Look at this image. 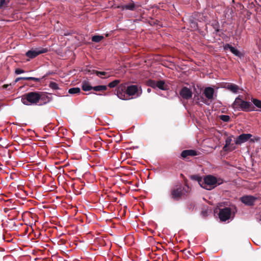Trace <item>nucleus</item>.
Returning <instances> with one entry per match:
<instances>
[{
	"mask_svg": "<svg viewBox=\"0 0 261 261\" xmlns=\"http://www.w3.org/2000/svg\"><path fill=\"white\" fill-rule=\"evenodd\" d=\"M181 177L183 176V175L182 174H180Z\"/></svg>",
	"mask_w": 261,
	"mask_h": 261,
	"instance_id": "53",
	"label": "nucleus"
},
{
	"mask_svg": "<svg viewBox=\"0 0 261 261\" xmlns=\"http://www.w3.org/2000/svg\"><path fill=\"white\" fill-rule=\"evenodd\" d=\"M251 137L252 135L250 134H242L237 138L235 143L236 144H241L247 141Z\"/></svg>",
	"mask_w": 261,
	"mask_h": 261,
	"instance_id": "11",
	"label": "nucleus"
},
{
	"mask_svg": "<svg viewBox=\"0 0 261 261\" xmlns=\"http://www.w3.org/2000/svg\"><path fill=\"white\" fill-rule=\"evenodd\" d=\"M25 71L23 69H19V68H17L15 69V73L16 74H21V73H24Z\"/></svg>",
	"mask_w": 261,
	"mask_h": 261,
	"instance_id": "37",
	"label": "nucleus"
},
{
	"mask_svg": "<svg viewBox=\"0 0 261 261\" xmlns=\"http://www.w3.org/2000/svg\"><path fill=\"white\" fill-rule=\"evenodd\" d=\"M224 49L225 50H228V49H229L230 51L235 56H237V57H241L242 56V54H241V53L239 50H238L237 48H236L235 47L232 46L230 44H226L224 46Z\"/></svg>",
	"mask_w": 261,
	"mask_h": 261,
	"instance_id": "14",
	"label": "nucleus"
},
{
	"mask_svg": "<svg viewBox=\"0 0 261 261\" xmlns=\"http://www.w3.org/2000/svg\"><path fill=\"white\" fill-rule=\"evenodd\" d=\"M195 207L194 204L192 202H189L187 203V208L188 209L189 211L192 212L194 210Z\"/></svg>",
	"mask_w": 261,
	"mask_h": 261,
	"instance_id": "32",
	"label": "nucleus"
},
{
	"mask_svg": "<svg viewBox=\"0 0 261 261\" xmlns=\"http://www.w3.org/2000/svg\"><path fill=\"white\" fill-rule=\"evenodd\" d=\"M11 201V199H9L8 200H7V201Z\"/></svg>",
	"mask_w": 261,
	"mask_h": 261,
	"instance_id": "52",
	"label": "nucleus"
},
{
	"mask_svg": "<svg viewBox=\"0 0 261 261\" xmlns=\"http://www.w3.org/2000/svg\"><path fill=\"white\" fill-rule=\"evenodd\" d=\"M1 188H2V187H0V189H1Z\"/></svg>",
	"mask_w": 261,
	"mask_h": 261,
	"instance_id": "56",
	"label": "nucleus"
},
{
	"mask_svg": "<svg viewBox=\"0 0 261 261\" xmlns=\"http://www.w3.org/2000/svg\"><path fill=\"white\" fill-rule=\"evenodd\" d=\"M244 186H245V187L246 188H248L249 189L252 190L256 187V184H253L250 187H248V186L247 185H244Z\"/></svg>",
	"mask_w": 261,
	"mask_h": 261,
	"instance_id": "41",
	"label": "nucleus"
},
{
	"mask_svg": "<svg viewBox=\"0 0 261 261\" xmlns=\"http://www.w3.org/2000/svg\"><path fill=\"white\" fill-rule=\"evenodd\" d=\"M70 185H71V187H72V188H73V189L75 188V184H74L71 183Z\"/></svg>",
	"mask_w": 261,
	"mask_h": 261,
	"instance_id": "46",
	"label": "nucleus"
},
{
	"mask_svg": "<svg viewBox=\"0 0 261 261\" xmlns=\"http://www.w3.org/2000/svg\"><path fill=\"white\" fill-rule=\"evenodd\" d=\"M179 95L181 97L186 100L190 99L192 96V92L187 87H184L179 91Z\"/></svg>",
	"mask_w": 261,
	"mask_h": 261,
	"instance_id": "10",
	"label": "nucleus"
},
{
	"mask_svg": "<svg viewBox=\"0 0 261 261\" xmlns=\"http://www.w3.org/2000/svg\"><path fill=\"white\" fill-rule=\"evenodd\" d=\"M243 96L239 95L234 100L231 107L234 110L250 112L254 110V107L249 101H245L242 99Z\"/></svg>",
	"mask_w": 261,
	"mask_h": 261,
	"instance_id": "2",
	"label": "nucleus"
},
{
	"mask_svg": "<svg viewBox=\"0 0 261 261\" xmlns=\"http://www.w3.org/2000/svg\"><path fill=\"white\" fill-rule=\"evenodd\" d=\"M59 177H60V176H59V177H58V179H59Z\"/></svg>",
	"mask_w": 261,
	"mask_h": 261,
	"instance_id": "54",
	"label": "nucleus"
},
{
	"mask_svg": "<svg viewBox=\"0 0 261 261\" xmlns=\"http://www.w3.org/2000/svg\"><path fill=\"white\" fill-rule=\"evenodd\" d=\"M191 24L192 25V27L193 26V27L195 28H197V23L195 22H194V21H192L191 22Z\"/></svg>",
	"mask_w": 261,
	"mask_h": 261,
	"instance_id": "43",
	"label": "nucleus"
},
{
	"mask_svg": "<svg viewBox=\"0 0 261 261\" xmlns=\"http://www.w3.org/2000/svg\"><path fill=\"white\" fill-rule=\"evenodd\" d=\"M203 93L205 97L208 100H213L214 99V88L208 87L205 88Z\"/></svg>",
	"mask_w": 261,
	"mask_h": 261,
	"instance_id": "15",
	"label": "nucleus"
},
{
	"mask_svg": "<svg viewBox=\"0 0 261 261\" xmlns=\"http://www.w3.org/2000/svg\"><path fill=\"white\" fill-rule=\"evenodd\" d=\"M225 87L228 90L233 93H237L238 90L239 89V87L238 85L231 83L227 84Z\"/></svg>",
	"mask_w": 261,
	"mask_h": 261,
	"instance_id": "17",
	"label": "nucleus"
},
{
	"mask_svg": "<svg viewBox=\"0 0 261 261\" xmlns=\"http://www.w3.org/2000/svg\"><path fill=\"white\" fill-rule=\"evenodd\" d=\"M27 79H28V77H19L15 79L14 83H16L17 82L20 80H27Z\"/></svg>",
	"mask_w": 261,
	"mask_h": 261,
	"instance_id": "39",
	"label": "nucleus"
},
{
	"mask_svg": "<svg viewBox=\"0 0 261 261\" xmlns=\"http://www.w3.org/2000/svg\"><path fill=\"white\" fill-rule=\"evenodd\" d=\"M125 184H128L131 185L132 186L129 187V189L133 190V191H138V190L135 187V184L134 185L133 184L134 180H125Z\"/></svg>",
	"mask_w": 261,
	"mask_h": 261,
	"instance_id": "26",
	"label": "nucleus"
},
{
	"mask_svg": "<svg viewBox=\"0 0 261 261\" xmlns=\"http://www.w3.org/2000/svg\"><path fill=\"white\" fill-rule=\"evenodd\" d=\"M252 101L256 107L261 109V100L255 98H252Z\"/></svg>",
	"mask_w": 261,
	"mask_h": 261,
	"instance_id": "29",
	"label": "nucleus"
},
{
	"mask_svg": "<svg viewBox=\"0 0 261 261\" xmlns=\"http://www.w3.org/2000/svg\"><path fill=\"white\" fill-rule=\"evenodd\" d=\"M202 101H203V102L206 103V100L203 99V100H202Z\"/></svg>",
	"mask_w": 261,
	"mask_h": 261,
	"instance_id": "49",
	"label": "nucleus"
},
{
	"mask_svg": "<svg viewBox=\"0 0 261 261\" xmlns=\"http://www.w3.org/2000/svg\"><path fill=\"white\" fill-rule=\"evenodd\" d=\"M126 86L127 83L121 84L118 85L116 89L117 96L122 100H128L130 99V97H127Z\"/></svg>",
	"mask_w": 261,
	"mask_h": 261,
	"instance_id": "6",
	"label": "nucleus"
},
{
	"mask_svg": "<svg viewBox=\"0 0 261 261\" xmlns=\"http://www.w3.org/2000/svg\"><path fill=\"white\" fill-rule=\"evenodd\" d=\"M256 199V197L251 195H245L240 198L242 203L248 206L254 205V203Z\"/></svg>",
	"mask_w": 261,
	"mask_h": 261,
	"instance_id": "9",
	"label": "nucleus"
},
{
	"mask_svg": "<svg viewBox=\"0 0 261 261\" xmlns=\"http://www.w3.org/2000/svg\"><path fill=\"white\" fill-rule=\"evenodd\" d=\"M17 186H18V188H20V189H21V188H20L21 186L18 185Z\"/></svg>",
	"mask_w": 261,
	"mask_h": 261,
	"instance_id": "50",
	"label": "nucleus"
},
{
	"mask_svg": "<svg viewBox=\"0 0 261 261\" xmlns=\"http://www.w3.org/2000/svg\"><path fill=\"white\" fill-rule=\"evenodd\" d=\"M198 152L195 150L188 149L184 150L181 153V156L183 159H187L188 156H194L198 155Z\"/></svg>",
	"mask_w": 261,
	"mask_h": 261,
	"instance_id": "13",
	"label": "nucleus"
},
{
	"mask_svg": "<svg viewBox=\"0 0 261 261\" xmlns=\"http://www.w3.org/2000/svg\"><path fill=\"white\" fill-rule=\"evenodd\" d=\"M186 181L184 180L182 184L175 185L171 189L170 196L172 199L175 201H179L190 193L191 189Z\"/></svg>",
	"mask_w": 261,
	"mask_h": 261,
	"instance_id": "1",
	"label": "nucleus"
},
{
	"mask_svg": "<svg viewBox=\"0 0 261 261\" xmlns=\"http://www.w3.org/2000/svg\"><path fill=\"white\" fill-rule=\"evenodd\" d=\"M9 2V1H6V0H0V8L7 7Z\"/></svg>",
	"mask_w": 261,
	"mask_h": 261,
	"instance_id": "34",
	"label": "nucleus"
},
{
	"mask_svg": "<svg viewBox=\"0 0 261 261\" xmlns=\"http://www.w3.org/2000/svg\"><path fill=\"white\" fill-rule=\"evenodd\" d=\"M139 7V5H136L132 1H131L130 3H129L128 4L118 6V8L121 9L122 10H124L125 9L131 11H134L136 9V8H138Z\"/></svg>",
	"mask_w": 261,
	"mask_h": 261,
	"instance_id": "12",
	"label": "nucleus"
},
{
	"mask_svg": "<svg viewBox=\"0 0 261 261\" xmlns=\"http://www.w3.org/2000/svg\"><path fill=\"white\" fill-rule=\"evenodd\" d=\"M147 85L152 88H155L156 87L157 81H155L152 80H149L146 82Z\"/></svg>",
	"mask_w": 261,
	"mask_h": 261,
	"instance_id": "25",
	"label": "nucleus"
},
{
	"mask_svg": "<svg viewBox=\"0 0 261 261\" xmlns=\"http://www.w3.org/2000/svg\"><path fill=\"white\" fill-rule=\"evenodd\" d=\"M231 215V209L229 207H225L220 209L219 217L221 221H225L229 219Z\"/></svg>",
	"mask_w": 261,
	"mask_h": 261,
	"instance_id": "8",
	"label": "nucleus"
},
{
	"mask_svg": "<svg viewBox=\"0 0 261 261\" xmlns=\"http://www.w3.org/2000/svg\"><path fill=\"white\" fill-rule=\"evenodd\" d=\"M82 90L85 91H89L92 90L93 87L91 86L89 82L84 81L82 83Z\"/></svg>",
	"mask_w": 261,
	"mask_h": 261,
	"instance_id": "19",
	"label": "nucleus"
},
{
	"mask_svg": "<svg viewBox=\"0 0 261 261\" xmlns=\"http://www.w3.org/2000/svg\"><path fill=\"white\" fill-rule=\"evenodd\" d=\"M147 91L148 92H150L151 89L149 88L147 89Z\"/></svg>",
	"mask_w": 261,
	"mask_h": 261,
	"instance_id": "47",
	"label": "nucleus"
},
{
	"mask_svg": "<svg viewBox=\"0 0 261 261\" xmlns=\"http://www.w3.org/2000/svg\"><path fill=\"white\" fill-rule=\"evenodd\" d=\"M11 179H15L17 178V175L15 173H11L10 175Z\"/></svg>",
	"mask_w": 261,
	"mask_h": 261,
	"instance_id": "40",
	"label": "nucleus"
},
{
	"mask_svg": "<svg viewBox=\"0 0 261 261\" xmlns=\"http://www.w3.org/2000/svg\"><path fill=\"white\" fill-rule=\"evenodd\" d=\"M120 83V80H115L112 82H110L108 86L111 88H114L118 86Z\"/></svg>",
	"mask_w": 261,
	"mask_h": 261,
	"instance_id": "23",
	"label": "nucleus"
},
{
	"mask_svg": "<svg viewBox=\"0 0 261 261\" xmlns=\"http://www.w3.org/2000/svg\"><path fill=\"white\" fill-rule=\"evenodd\" d=\"M39 93H40V102L39 103V106L45 105L51 101V98L49 97H48L46 94L41 92H39Z\"/></svg>",
	"mask_w": 261,
	"mask_h": 261,
	"instance_id": "16",
	"label": "nucleus"
},
{
	"mask_svg": "<svg viewBox=\"0 0 261 261\" xmlns=\"http://www.w3.org/2000/svg\"><path fill=\"white\" fill-rule=\"evenodd\" d=\"M223 180H197L199 185L203 189L211 190L217 185L222 184Z\"/></svg>",
	"mask_w": 261,
	"mask_h": 261,
	"instance_id": "5",
	"label": "nucleus"
},
{
	"mask_svg": "<svg viewBox=\"0 0 261 261\" xmlns=\"http://www.w3.org/2000/svg\"><path fill=\"white\" fill-rule=\"evenodd\" d=\"M27 79V80H31L35 82H38L40 81V79L34 77H28V79Z\"/></svg>",
	"mask_w": 261,
	"mask_h": 261,
	"instance_id": "38",
	"label": "nucleus"
},
{
	"mask_svg": "<svg viewBox=\"0 0 261 261\" xmlns=\"http://www.w3.org/2000/svg\"><path fill=\"white\" fill-rule=\"evenodd\" d=\"M40 98L39 92H30L22 95L21 102L26 106L39 105Z\"/></svg>",
	"mask_w": 261,
	"mask_h": 261,
	"instance_id": "3",
	"label": "nucleus"
},
{
	"mask_svg": "<svg viewBox=\"0 0 261 261\" xmlns=\"http://www.w3.org/2000/svg\"><path fill=\"white\" fill-rule=\"evenodd\" d=\"M142 93V88L137 85H128L126 86V94L127 97L130 96L139 97Z\"/></svg>",
	"mask_w": 261,
	"mask_h": 261,
	"instance_id": "4",
	"label": "nucleus"
},
{
	"mask_svg": "<svg viewBox=\"0 0 261 261\" xmlns=\"http://www.w3.org/2000/svg\"><path fill=\"white\" fill-rule=\"evenodd\" d=\"M57 188L56 182L55 180H51L49 184L45 188L46 191H52L55 190Z\"/></svg>",
	"mask_w": 261,
	"mask_h": 261,
	"instance_id": "18",
	"label": "nucleus"
},
{
	"mask_svg": "<svg viewBox=\"0 0 261 261\" xmlns=\"http://www.w3.org/2000/svg\"><path fill=\"white\" fill-rule=\"evenodd\" d=\"M92 89L95 91H106L107 90V86L105 85H99L93 87Z\"/></svg>",
	"mask_w": 261,
	"mask_h": 261,
	"instance_id": "21",
	"label": "nucleus"
},
{
	"mask_svg": "<svg viewBox=\"0 0 261 261\" xmlns=\"http://www.w3.org/2000/svg\"><path fill=\"white\" fill-rule=\"evenodd\" d=\"M235 147H231L226 146V145H225L223 147V150L224 151H232L235 149Z\"/></svg>",
	"mask_w": 261,
	"mask_h": 261,
	"instance_id": "33",
	"label": "nucleus"
},
{
	"mask_svg": "<svg viewBox=\"0 0 261 261\" xmlns=\"http://www.w3.org/2000/svg\"><path fill=\"white\" fill-rule=\"evenodd\" d=\"M80 92L81 89L78 87L72 88L68 90V93L71 94L79 93Z\"/></svg>",
	"mask_w": 261,
	"mask_h": 261,
	"instance_id": "24",
	"label": "nucleus"
},
{
	"mask_svg": "<svg viewBox=\"0 0 261 261\" xmlns=\"http://www.w3.org/2000/svg\"><path fill=\"white\" fill-rule=\"evenodd\" d=\"M59 177H60V176H59V177H58V179H59Z\"/></svg>",
	"mask_w": 261,
	"mask_h": 261,
	"instance_id": "55",
	"label": "nucleus"
},
{
	"mask_svg": "<svg viewBox=\"0 0 261 261\" xmlns=\"http://www.w3.org/2000/svg\"><path fill=\"white\" fill-rule=\"evenodd\" d=\"M156 87L159 88L160 89L162 90H166L167 89V85L165 84V83L163 81H157L156 83Z\"/></svg>",
	"mask_w": 261,
	"mask_h": 261,
	"instance_id": "20",
	"label": "nucleus"
},
{
	"mask_svg": "<svg viewBox=\"0 0 261 261\" xmlns=\"http://www.w3.org/2000/svg\"><path fill=\"white\" fill-rule=\"evenodd\" d=\"M191 179H202V177L199 175H193L191 176Z\"/></svg>",
	"mask_w": 261,
	"mask_h": 261,
	"instance_id": "36",
	"label": "nucleus"
},
{
	"mask_svg": "<svg viewBox=\"0 0 261 261\" xmlns=\"http://www.w3.org/2000/svg\"><path fill=\"white\" fill-rule=\"evenodd\" d=\"M214 28L215 29V31L216 32H219V29L218 28V26L217 24H216L215 25H214Z\"/></svg>",
	"mask_w": 261,
	"mask_h": 261,
	"instance_id": "42",
	"label": "nucleus"
},
{
	"mask_svg": "<svg viewBox=\"0 0 261 261\" xmlns=\"http://www.w3.org/2000/svg\"><path fill=\"white\" fill-rule=\"evenodd\" d=\"M220 119L222 120L223 122H228L229 121L230 118L228 115H222L219 116Z\"/></svg>",
	"mask_w": 261,
	"mask_h": 261,
	"instance_id": "30",
	"label": "nucleus"
},
{
	"mask_svg": "<svg viewBox=\"0 0 261 261\" xmlns=\"http://www.w3.org/2000/svg\"><path fill=\"white\" fill-rule=\"evenodd\" d=\"M93 73L95 74L97 76L101 77V78H102V79H104V77H102V75H107L108 73L107 72H105V71H97V70H93Z\"/></svg>",
	"mask_w": 261,
	"mask_h": 261,
	"instance_id": "27",
	"label": "nucleus"
},
{
	"mask_svg": "<svg viewBox=\"0 0 261 261\" xmlns=\"http://www.w3.org/2000/svg\"><path fill=\"white\" fill-rule=\"evenodd\" d=\"M2 185L4 187H5L7 185V182H6L5 180H4V181H2L1 182H0V185Z\"/></svg>",
	"mask_w": 261,
	"mask_h": 261,
	"instance_id": "44",
	"label": "nucleus"
},
{
	"mask_svg": "<svg viewBox=\"0 0 261 261\" xmlns=\"http://www.w3.org/2000/svg\"><path fill=\"white\" fill-rule=\"evenodd\" d=\"M140 186V183L139 182H136L135 183V187H137V188H138Z\"/></svg>",
	"mask_w": 261,
	"mask_h": 261,
	"instance_id": "45",
	"label": "nucleus"
},
{
	"mask_svg": "<svg viewBox=\"0 0 261 261\" xmlns=\"http://www.w3.org/2000/svg\"><path fill=\"white\" fill-rule=\"evenodd\" d=\"M104 38L103 36L95 35L92 37V41L94 42H99Z\"/></svg>",
	"mask_w": 261,
	"mask_h": 261,
	"instance_id": "22",
	"label": "nucleus"
},
{
	"mask_svg": "<svg viewBox=\"0 0 261 261\" xmlns=\"http://www.w3.org/2000/svg\"><path fill=\"white\" fill-rule=\"evenodd\" d=\"M203 179H208V180H210V179H218L216 177L213 176V175H208L205 176L203 177Z\"/></svg>",
	"mask_w": 261,
	"mask_h": 261,
	"instance_id": "35",
	"label": "nucleus"
},
{
	"mask_svg": "<svg viewBox=\"0 0 261 261\" xmlns=\"http://www.w3.org/2000/svg\"><path fill=\"white\" fill-rule=\"evenodd\" d=\"M232 141L231 138L230 137H227L225 140V145L226 146H231V147H235L233 144H231Z\"/></svg>",
	"mask_w": 261,
	"mask_h": 261,
	"instance_id": "31",
	"label": "nucleus"
},
{
	"mask_svg": "<svg viewBox=\"0 0 261 261\" xmlns=\"http://www.w3.org/2000/svg\"><path fill=\"white\" fill-rule=\"evenodd\" d=\"M48 51L47 48H36L35 49L32 48L29 50L25 53L27 57L31 59H33L40 54H44Z\"/></svg>",
	"mask_w": 261,
	"mask_h": 261,
	"instance_id": "7",
	"label": "nucleus"
},
{
	"mask_svg": "<svg viewBox=\"0 0 261 261\" xmlns=\"http://www.w3.org/2000/svg\"><path fill=\"white\" fill-rule=\"evenodd\" d=\"M143 185V180H141V185Z\"/></svg>",
	"mask_w": 261,
	"mask_h": 261,
	"instance_id": "51",
	"label": "nucleus"
},
{
	"mask_svg": "<svg viewBox=\"0 0 261 261\" xmlns=\"http://www.w3.org/2000/svg\"><path fill=\"white\" fill-rule=\"evenodd\" d=\"M49 87L53 90H58L59 89L58 84L54 82H50L49 84Z\"/></svg>",
	"mask_w": 261,
	"mask_h": 261,
	"instance_id": "28",
	"label": "nucleus"
},
{
	"mask_svg": "<svg viewBox=\"0 0 261 261\" xmlns=\"http://www.w3.org/2000/svg\"><path fill=\"white\" fill-rule=\"evenodd\" d=\"M8 86V85H4L3 87H4V88H7Z\"/></svg>",
	"mask_w": 261,
	"mask_h": 261,
	"instance_id": "48",
	"label": "nucleus"
}]
</instances>
